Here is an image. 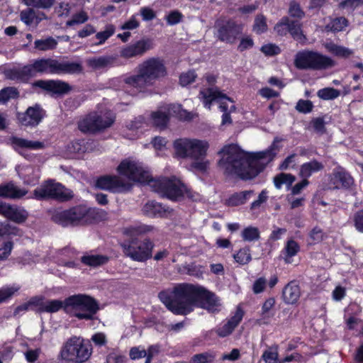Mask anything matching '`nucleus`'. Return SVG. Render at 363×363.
<instances>
[{
    "label": "nucleus",
    "instance_id": "23",
    "mask_svg": "<svg viewBox=\"0 0 363 363\" xmlns=\"http://www.w3.org/2000/svg\"><path fill=\"white\" fill-rule=\"evenodd\" d=\"M199 95L202 97L203 106L208 109H211L213 101H219L220 99H225L227 101L233 102V100L228 96L225 94L222 93L218 89L213 88H207L204 90H201Z\"/></svg>",
    "mask_w": 363,
    "mask_h": 363
},
{
    "label": "nucleus",
    "instance_id": "54",
    "mask_svg": "<svg viewBox=\"0 0 363 363\" xmlns=\"http://www.w3.org/2000/svg\"><path fill=\"white\" fill-rule=\"evenodd\" d=\"M173 113L179 121H189L193 118L191 113L185 109H183L180 105L174 106Z\"/></svg>",
    "mask_w": 363,
    "mask_h": 363
},
{
    "label": "nucleus",
    "instance_id": "58",
    "mask_svg": "<svg viewBox=\"0 0 363 363\" xmlns=\"http://www.w3.org/2000/svg\"><path fill=\"white\" fill-rule=\"evenodd\" d=\"M313 108V104L311 101L310 100H304V99H300L298 101L296 109L299 112L302 113H308L312 111Z\"/></svg>",
    "mask_w": 363,
    "mask_h": 363
},
{
    "label": "nucleus",
    "instance_id": "49",
    "mask_svg": "<svg viewBox=\"0 0 363 363\" xmlns=\"http://www.w3.org/2000/svg\"><path fill=\"white\" fill-rule=\"evenodd\" d=\"M44 297L42 296H35L31 297L28 301L29 309L38 313H43L40 308H43Z\"/></svg>",
    "mask_w": 363,
    "mask_h": 363
},
{
    "label": "nucleus",
    "instance_id": "29",
    "mask_svg": "<svg viewBox=\"0 0 363 363\" xmlns=\"http://www.w3.org/2000/svg\"><path fill=\"white\" fill-rule=\"evenodd\" d=\"M62 309L66 313H68V307L65 305V299L63 301L58 299L48 300L43 302V308H40L43 313H54Z\"/></svg>",
    "mask_w": 363,
    "mask_h": 363
},
{
    "label": "nucleus",
    "instance_id": "37",
    "mask_svg": "<svg viewBox=\"0 0 363 363\" xmlns=\"http://www.w3.org/2000/svg\"><path fill=\"white\" fill-rule=\"evenodd\" d=\"M20 290L18 285H6L0 288V303L8 301Z\"/></svg>",
    "mask_w": 363,
    "mask_h": 363
},
{
    "label": "nucleus",
    "instance_id": "21",
    "mask_svg": "<svg viewBox=\"0 0 363 363\" xmlns=\"http://www.w3.org/2000/svg\"><path fill=\"white\" fill-rule=\"evenodd\" d=\"M243 315L244 311L242 309L238 308L235 314L231 316L223 325L216 328V333L218 336L220 337H225L230 335L242 321Z\"/></svg>",
    "mask_w": 363,
    "mask_h": 363
},
{
    "label": "nucleus",
    "instance_id": "10",
    "mask_svg": "<svg viewBox=\"0 0 363 363\" xmlns=\"http://www.w3.org/2000/svg\"><path fill=\"white\" fill-rule=\"evenodd\" d=\"M177 154L182 158L203 159L209 147L208 143L199 139L180 138L174 142Z\"/></svg>",
    "mask_w": 363,
    "mask_h": 363
},
{
    "label": "nucleus",
    "instance_id": "60",
    "mask_svg": "<svg viewBox=\"0 0 363 363\" xmlns=\"http://www.w3.org/2000/svg\"><path fill=\"white\" fill-rule=\"evenodd\" d=\"M254 45L255 43L252 37L250 35H246L240 39L238 50L242 52L252 48Z\"/></svg>",
    "mask_w": 363,
    "mask_h": 363
},
{
    "label": "nucleus",
    "instance_id": "22",
    "mask_svg": "<svg viewBox=\"0 0 363 363\" xmlns=\"http://www.w3.org/2000/svg\"><path fill=\"white\" fill-rule=\"evenodd\" d=\"M282 298L286 304H296L301 296V288L298 281H290L282 289Z\"/></svg>",
    "mask_w": 363,
    "mask_h": 363
},
{
    "label": "nucleus",
    "instance_id": "44",
    "mask_svg": "<svg viewBox=\"0 0 363 363\" xmlns=\"http://www.w3.org/2000/svg\"><path fill=\"white\" fill-rule=\"evenodd\" d=\"M285 259L288 262L287 259L294 257L300 251L299 244L293 239L287 240L285 247Z\"/></svg>",
    "mask_w": 363,
    "mask_h": 363
},
{
    "label": "nucleus",
    "instance_id": "11",
    "mask_svg": "<svg viewBox=\"0 0 363 363\" xmlns=\"http://www.w3.org/2000/svg\"><path fill=\"white\" fill-rule=\"evenodd\" d=\"M216 38L223 43L233 45L240 38L244 25L233 18L218 19L215 23Z\"/></svg>",
    "mask_w": 363,
    "mask_h": 363
},
{
    "label": "nucleus",
    "instance_id": "59",
    "mask_svg": "<svg viewBox=\"0 0 363 363\" xmlns=\"http://www.w3.org/2000/svg\"><path fill=\"white\" fill-rule=\"evenodd\" d=\"M277 346L265 350L262 354V358L267 363H276L278 359Z\"/></svg>",
    "mask_w": 363,
    "mask_h": 363
},
{
    "label": "nucleus",
    "instance_id": "28",
    "mask_svg": "<svg viewBox=\"0 0 363 363\" xmlns=\"http://www.w3.org/2000/svg\"><path fill=\"white\" fill-rule=\"evenodd\" d=\"M323 168V164L314 159L301 165L299 174L301 177L308 179L313 173L318 172Z\"/></svg>",
    "mask_w": 363,
    "mask_h": 363
},
{
    "label": "nucleus",
    "instance_id": "63",
    "mask_svg": "<svg viewBox=\"0 0 363 363\" xmlns=\"http://www.w3.org/2000/svg\"><path fill=\"white\" fill-rule=\"evenodd\" d=\"M183 14L179 11H172L167 16V21L169 25H176L182 21Z\"/></svg>",
    "mask_w": 363,
    "mask_h": 363
},
{
    "label": "nucleus",
    "instance_id": "24",
    "mask_svg": "<svg viewBox=\"0 0 363 363\" xmlns=\"http://www.w3.org/2000/svg\"><path fill=\"white\" fill-rule=\"evenodd\" d=\"M27 193L26 189L18 187L11 182L0 185V197L2 198L18 199Z\"/></svg>",
    "mask_w": 363,
    "mask_h": 363
},
{
    "label": "nucleus",
    "instance_id": "6",
    "mask_svg": "<svg viewBox=\"0 0 363 363\" xmlns=\"http://www.w3.org/2000/svg\"><path fill=\"white\" fill-rule=\"evenodd\" d=\"M147 184L161 197L167 198L172 201H177L184 196L189 199H192L194 196L191 189L174 176L161 177L156 179L150 176Z\"/></svg>",
    "mask_w": 363,
    "mask_h": 363
},
{
    "label": "nucleus",
    "instance_id": "19",
    "mask_svg": "<svg viewBox=\"0 0 363 363\" xmlns=\"http://www.w3.org/2000/svg\"><path fill=\"white\" fill-rule=\"evenodd\" d=\"M33 86L56 95H64L72 89L71 86L67 82L59 79H40L35 81Z\"/></svg>",
    "mask_w": 363,
    "mask_h": 363
},
{
    "label": "nucleus",
    "instance_id": "16",
    "mask_svg": "<svg viewBox=\"0 0 363 363\" xmlns=\"http://www.w3.org/2000/svg\"><path fill=\"white\" fill-rule=\"evenodd\" d=\"M138 69L153 84L155 82L167 74V69L163 61L159 58L152 57L138 66Z\"/></svg>",
    "mask_w": 363,
    "mask_h": 363
},
{
    "label": "nucleus",
    "instance_id": "17",
    "mask_svg": "<svg viewBox=\"0 0 363 363\" xmlns=\"http://www.w3.org/2000/svg\"><path fill=\"white\" fill-rule=\"evenodd\" d=\"M20 235V229L9 223L4 221L0 222V243L1 247L4 252V257H9L11 255L13 247V238Z\"/></svg>",
    "mask_w": 363,
    "mask_h": 363
},
{
    "label": "nucleus",
    "instance_id": "26",
    "mask_svg": "<svg viewBox=\"0 0 363 363\" xmlns=\"http://www.w3.org/2000/svg\"><path fill=\"white\" fill-rule=\"evenodd\" d=\"M125 82L130 86L137 89L140 92H143L147 86L153 85L139 69L137 74L125 78Z\"/></svg>",
    "mask_w": 363,
    "mask_h": 363
},
{
    "label": "nucleus",
    "instance_id": "43",
    "mask_svg": "<svg viewBox=\"0 0 363 363\" xmlns=\"http://www.w3.org/2000/svg\"><path fill=\"white\" fill-rule=\"evenodd\" d=\"M348 20L343 16L335 18L328 24V27L334 33L343 30L348 26Z\"/></svg>",
    "mask_w": 363,
    "mask_h": 363
},
{
    "label": "nucleus",
    "instance_id": "32",
    "mask_svg": "<svg viewBox=\"0 0 363 363\" xmlns=\"http://www.w3.org/2000/svg\"><path fill=\"white\" fill-rule=\"evenodd\" d=\"M151 119L154 125L161 130L165 129L170 121V115L162 111H153L151 113Z\"/></svg>",
    "mask_w": 363,
    "mask_h": 363
},
{
    "label": "nucleus",
    "instance_id": "56",
    "mask_svg": "<svg viewBox=\"0 0 363 363\" xmlns=\"http://www.w3.org/2000/svg\"><path fill=\"white\" fill-rule=\"evenodd\" d=\"M197 74L194 70H189L187 72L182 73L179 76V83L182 86H187L193 83Z\"/></svg>",
    "mask_w": 363,
    "mask_h": 363
},
{
    "label": "nucleus",
    "instance_id": "5",
    "mask_svg": "<svg viewBox=\"0 0 363 363\" xmlns=\"http://www.w3.org/2000/svg\"><path fill=\"white\" fill-rule=\"evenodd\" d=\"M106 214L104 211L96 208H88L85 205H77L68 209L56 211L52 220L62 227L77 226L82 221L96 222Z\"/></svg>",
    "mask_w": 363,
    "mask_h": 363
},
{
    "label": "nucleus",
    "instance_id": "53",
    "mask_svg": "<svg viewBox=\"0 0 363 363\" xmlns=\"http://www.w3.org/2000/svg\"><path fill=\"white\" fill-rule=\"evenodd\" d=\"M260 51L264 54L267 57H272L276 56L281 53V48L277 45L276 44L273 43H267L263 45L261 48Z\"/></svg>",
    "mask_w": 363,
    "mask_h": 363
},
{
    "label": "nucleus",
    "instance_id": "35",
    "mask_svg": "<svg viewBox=\"0 0 363 363\" xmlns=\"http://www.w3.org/2000/svg\"><path fill=\"white\" fill-rule=\"evenodd\" d=\"M251 250L249 246L240 248L233 255L235 261L240 265L247 264L252 260Z\"/></svg>",
    "mask_w": 363,
    "mask_h": 363
},
{
    "label": "nucleus",
    "instance_id": "25",
    "mask_svg": "<svg viewBox=\"0 0 363 363\" xmlns=\"http://www.w3.org/2000/svg\"><path fill=\"white\" fill-rule=\"evenodd\" d=\"M145 215L150 218H166L168 208L155 201H148L143 207Z\"/></svg>",
    "mask_w": 363,
    "mask_h": 363
},
{
    "label": "nucleus",
    "instance_id": "1",
    "mask_svg": "<svg viewBox=\"0 0 363 363\" xmlns=\"http://www.w3.org/2000/svg\"><path fill=\"white\" fill-rule=\"evenodd\" d=\"M281 140L275 138L267 149L257 152H246L235 144L225 145L220 151L224 156L218 161V166L228 177L235 176L244 181L252 179L266 167L259 160H267V163L274 160L279 151L277 143Z\"/></svg>",
    "mask_w": 363,
    "mask_h": 363
},
{
    "label": "nucleus",
    "instance_id": "42",
    "mask_svg": "<svg viewBox=\"0 0 363 363\" xmlns=\"http://www.w3.org/2000/svg\"><path fill=\"white\" fill-rule=\"evenodd\" d=\"M19 96V92L16 88L8 86L0 90V101L5 104L11 99H16Z\"/></svg>",
    "mask_w": 363,
    "mask_h": 363
},
{
    "label": "nucleus",
    "instance_id": "46",
    "mask_svg": "<svg viewBox=\"0 0 363 363\" xmlns=\"http://www.w3.org/2000/svg\"><path fill=\"white\" fill-rule=\"evenodd\" d=\"M115 27L114 26L109 24L106 26V28L104 31L98 32L95 37L97 40H99L98 43H96L95 45H102L108 40L111 36L114 34Z\"/></svg>",
    "mask_w": 363,
    "mask_h": 363
},
{
    "label": "nucleus",
    "instance_id": "55",
    "mask_svg": "<svg viewBox=\"0 0 363 363\" xmlns=\"http://www.w3.org/2000/svg\"><path fill=\"white\" fill-rule=\"evenodd\" d=\"M289 22V16H283L274 26V30L281 37L286 36V23Z\"/></svg>",
    "mask_w": 363,
    "mask_h": 363
},
{
    "label": "nucleus",
    "instance_id": "20",
    "mask_svg": "<svg viewBox=\"0 0 363 363\" xmlns=\"http://www.w3.org/2000/svg\"><path fill=\"white\" fill-rule=\"evenodd\" d=\"M44 117V111L39 106L27 108L25 113L19 114L18 120L21 125L26 126H36Z\"/></svg>",
    "mask_w": 363,
    "mask_h": 363
},
{
    "label": "nucleus",
    "instance_id": "50",
    "mask_svg": "<svg viewBox=\"0 0 363 363\" xmlns=\"http://www.w3.org/2000/svg\"><path fill=\"white\" fill-rule=\"evenodd\" d=\"M20 18L26 26H31L35 23V18H37L36 12L33 9H26L21 11Z\"/></svg>",
    "mask_w": 363,
    "mask_h": 363
},
{
    "label": "nucleus",
    "instance_id": "14",
    "mask_svg": "<svg viewBox=\"0 0 363 363\" xmlns=\"http://www.w3.org/2000/svg\"><path fill=\"white\" fill-rule=\"evenodd\" d=\"M96 188L106 190L113 194H123L130 191L133 184L117 175H103L95 182Z\"/></svg>",
    "mask_w": 363,
    "mask_h": 363
},
{
    "label": "nucleus",
    "instance_id": "8",
    "mask_svg": "<svg viewBox=\"0 0 363 363\" xmlns=\"http://www.w3.org/2000/svg\"><path fill=\"white\" fill-rule=\"evenodd\" d=\"M91 352L92 345L89 341L72 336L64 343L57 359L67 362L84 363L89 359Z\"/></svg>",
    "mask_w": 363,
    "mask_h": 363
},
{
    "label": "nucleus",
    "instance_id": "12",
    "mask_svg": "<svg viewBox=\"0 0 363 363\" xmlns=\"http://www.w3.org/2000/svg\"><path fill=\"white\" fill-rule=\"evenodd\" d=\"M34 196L38 200L48 199L64 202L74 197L73 191L60 183L48 182L45 185L37 188L33 191Z\"/></svg>",
    "mask_w": 363,
    "mask_h": 363
},
{
    "label": "nucleus",
    "instance_id": "57",
    "mask_svg": "<svg viewBox=\"0 0 363 363\" xmlns=\"http://www.w3.org/2000/svg\"><path fill=\"white\" fill-rule=\"evenodd\" d=\"M330 51L337 57L345 58L350 57L352 54V51L350 49L337 45H333L330 48Z\"/></svg>",
    "mask_w": 363,
    "mask_h": 363
},
{
    "label": "nucleus",
    "instance_id": "48",
    "mask_svg": "<svg viewBox=\"0 0 363 363\" xmlns=\"http://www.w3.org/2000/svg\"><path fill=\"white\" fill-rule=\"evenodd\" d=\"M113 62V59L108 56H101L89 60V65L94 69L104 68Z\"/></svg>",
    "mask_w": 363,
    "mask_h": 363
},
{
    "label": "nucleus",
    "instance_id": "9",
    "mask_svg": "<svg viewBox=\"0 0 363 363\" xmlns=\"http://www.w3.org/2000/svg\"><path fill=\"white\" fill-rule=\"evenodd\" d=\"M294 66L300 70H323L334 66V61L326 55L313 50L298 52L294 58Z\"/></svg>",
    "mask_w": 363,
    "mask_h": 363
},
{
    "label": "nucleus",
    "instance_id": "4",
    "mask_svg": "<svg viewBox=\"0 0 363 363\" xmlns=\"http://www.w3.org/2000/svg\"><path fill=\"white\" fill-rule=\"evenodd\" d=\"M155 230L154 225L140 223L125 227L123 234L128 237L121 244L125 257L138 262H145L152 258L155 242L149 237H143Z\"/></svg>",
    "mask_w": 363,
    "mask_h": 363
},
{
    "label": "nucleus",
    "instance_id": "7",
    "mask_svg": "<svg viewBox=\"0 0 363 363\" xmlns=\"http://www.w3.org/2000/svg\"><path fill=\"white\" fill-rule=\"evenodd\" d=\"M68 313L74 312L73 316L78 320H93L100 310L98 301L86 294H76L65 298Z\"/></svg>",
    "mask_w": 363,
    "mask_h": 363
},
{
    "label": "nucleus",
    "instance_id": "27",
    "mask_svg": "<svg viewBox=\"0 0 363 363\" xmlns=\"http://www.w3.org/2000/svg\"><path fill=\"white\" fill-rule=\"evenodd\" d=\"M302 26L299 21L291 19L289 17V22L286 23V35L289 34L294 40L303 42L306 38L303 33Z\"/></svg>",
    "mask_w": 363,
    "mask_h": 363
},
{
    "label": "nucleus",
    "instance_id": "30",
    "mask_svg": "<svg viewBox=\"0 0 363 363\" xmlns=\"http://www.w3.org/2000/svg\"><path fill=\"white\" fill-rule=\"evenodd\" d=\"M28 217V213L27 211L11 205L6 218L16 223L21 224L26 222Z\"/></svg>",
    "mask_w": 363,
    "mask_h": 363
},
{
    "label": "nucleus",
    "instance_id": "39",
    "mask_svg": "<svg viewBox=\"0 0 363 363\" xmlns=\"http://www.w3.org/2000/svg\"><path fill=\"white\" fill-rule=\"evenodd\" d=\"M268 26L267 18L263 14H258L255 18L252 30L257 35H261L267 32Z\"/></svg>",
    "mask_w": 363,
    "mask_h": 363
},
{
    "label": "nucleus",
    "instance_id": "3",
    "mask_svg": "<svg viewBox=\"0 0 363 363\" xmlns=\"http://www.w3.org/2000/svg\"><path fill=\"white\" fill-rule=\"evenodd\" d=\"M81 62H60L52 58H38L33 63L20 68H11L5 71L7 79L21 83L27 84L30 79L38 74H79L83 72Z\"/></svg>",
    "mask_w": 363,
    "mask_h": 363
},
{
    "label": "nucleus",
    "instance_id": "45",
    "mask_svg": "<svg viewBox=\"0 0 363 363\" xmlns=\"http://www.w3.org/2000/svg\"><path fill=\"white\" fill-rule=\"evenodd\" d=\"M317 95L323 100H333L340 96V91L333 87H326L318 90Z\"/></svg>",
    "mask_w": 363,
    "mask_h": 363
},
{
    "label": "nucleus",
    "instance_id": "61",
    "mask_svg": "<svg viewBox=\"0 0 363 363\" xmlns=\"http://www.w3.org/2000/svg\"><path fill=\"white\" fill-rule=\"evenodd\" d=\"M275 303L276 301L274 297L267 298L262 306V316L264 318L269 317V313L274 307Z\"/></svg>",
    "mask_w": 363,
    "mask_h": 363
},
{
    "label": "nucleus",
    "instance_id": "52",
    "mask_svg": "<svg viewBox=\"0 0 363 363\" xmlns=\"http://www.w3.org/2000/svg\"><path fill=\"white\" fill-rule=\"evenodd\" d=\"M335 177L343 188L349 189L354 183L353 178L347 172H339L335 175Z\"/></svg>",
    "mask_w": 363,
    "mask_h": 363
},
{
    "label": "nucleus",
    "instance_id": "31",
    "mask_svg": "<svg viewBox=\"0 0 363 363\" xmlns=\"http://www.w3.org/2000/svg\"><path fill=\"white\" fill-rule=\"evenodd\" d=\"M254 194L253 190L242 191L233 194L227 200L228 206H238L246 203L249 196Z\"/></svg>",
    "mask_w": 363,
    "mask_h": 363
},
{
    "label": "nucleus",
    "instance_id": "33",
    "mask_svg": "<svg viewBox=\"0 0 363 363\" xmlns=\"http://www.w3.org/2000/svg\"><path fill=\"white\" fill-rule=\"evenodd\" d=\"M12 144L17 147L30 150H40L45 147L44 143L42 142L28 140L18 137H13L12 138Z\"/></svg>",
    "mask_w": 363,
    "mask_h": 363
},
{
    "label": "nucleus",
    "instance_id": "34",
    "mask_svg": "<svg viewBox=\"0 0 363 363\" xmlns=\"http://www.w3.org/2000/svg\"><path fill=\"white\" fill-rule=\"evenodd\" d=\"M108 257L102 255H84L81 257L82 263L94 267L106 264L108 262Z\"/></svg>",
    "mask_w": 363,
    "mask_h": 363
},
{
    "label": "nucleus",
    "instance_id": "15",
    "mask_svg": "<svg viewBox=\"0 0 363 363\" xmlns=\"http://www.w3.org/2000/svg\"><path fill=\"white\" fill-rule=\"evenodd\" d=\"M116 171L121 176H124L128 179L147 184L149 182L150 174L144 170L142 167L138 166L135 162L127 159L122 160L116 168Z\"/></svg>",
    "mask_w": 363,
    "mask_h": 363
},
{
    "label": "nucleus",
    "instance_id": "36",
    "mask_svg": "<svg viewBox=\"0 0 363 363\" xmlns=\"http://www.w3.org/2000/svg\"><path fill=\"white\" fill-rule=\"evenodd\" d=\"M34 44L36 49L46 51L55 49L57 45V41L52 37H48L45 39L36 40Z\"/></svg>",
    "mask_w": 363,
    "mask_h": 363
},
{
    "label": "nucleus",
    "instance_id": "13",
    "mask_svg": "<svg viewBox=\"0 0 363 363\" xmlns=\"http://www.w3.org/2000/svg\"><path fill=\"white\" fill-rule=\"evenodd\" d=\"M115 121L114 118L103 116L96 113L87 115L78 122V128L83 133H96L111 127Z\"/></svg>",
    "mask_w": 363,
    "mask_h": 363
},
{
    "label": "nucleus",
    "instance_id": "38",
    "mask_svg": "<svg viewBox=\"0 0 363 363\" xmlns=\"http://www.w3.org/2000/svg\"><path fill=\"white\" fill-rule=\"evenodd\" d=\"M295 179L296 177L293 174L282 172L274 177V184L277 189H280L284 184L290 186L294 182Z\"/></svg>",
    "mask_w": 363,
    "mask_h": 363
},
{
    "label": "nucleus",
    "instance_id": "64",
    "mask_svg": "<svg viewBox=\"0 0 363 363\" xmlns=\"http://www.w3.org/2000/svg\"><path fill=\"white\" fill-rule=\"evenodd\" d=\"M355 228L363 233V209L358 211L354 216Z\"/></svg>",
    "mask_w": 363,
    "mask_h": 363
},
{
    "label": "nucleus",
    "instance_id": "51",
    "mask_svg": "<svg viewBox=\"0 0 363 363\" xmlns=\"http://www.w3.org/2000/svg\"><path fill=\"white\" fill-rule=\"evenodd\" d=\"M88 19L89 16L87 13L84 11H81L77 13H74L72 18L66 22V26L67 27H71L74 25L82 24L86 22Z\"/></svg>",
    "mask_w": 363,
    "mask_h": 363
},
{
    "label": "nucleus",
    "instance_id": "47",
    "mask_svg": "<svg viewBox=\"0 0 363 363\" xmlns=\"http://www.w3.org/2000/svg\"><path fill=\"white\" fill-rule=\"evenodd\" d=\"M215 354L205 352L203 353L196 354L191 357L190 363H212L215 359Z\"/></svg>",
    "mask_w": 363,
    "mask_h": 363
},
{
    "label": "nucleus",
    "instance_id": "2",
    "mask_svg": "<svg viewBox=\"0 0 363 363\" xmlns=\"http://www.w3.org/2000/svg\"><path fill=\"white\" fill-rule=\"evenodd\" d=\"M158 298L176 315H186L195 307L214 312L220 306L218 297L204 286L190 283L177 284L159 292Z\"/></svg>",
    "mask_w": 363,
    "mask_h": 363
},
{
    "label": "nucleus",
    "instance_id": "41",
    "mask_svg": "<svg viewBox=\"0 0 363 363\" xmlns=\"http://www.w3.org/2000/svg\"><path fill=\"white\" fill-rule=\"evenodd\" d=\"M244 241L252 242L260 238V233L257 227L248 226L245 228L241 233Z\"/></svg>",
    "mask_w": 363,
    "mask_h": 363
},
{
    "label": "nucleus",
    "instance_id": "62",
    "mask_svg": "<svg viewBox=\"0 0 363 363\" xmlns=\"http://www.w3.org/2000/svg\"><path fill=\"white\" fill-rule=\"evenodd\" d=\"M267 281L264 277H259L257 279L252 285V291L255 294L262 293L266 288Z\"/></svg>",
    "mask_w": 363,
    "mask_h": 363
},
{
    "label": "nucleus",
    "instance_id": "18",
    "mask_svg": "<svg viewBox=\"0 0 363 363\" xmlns=\"http://www.w3.org/2000/svg\"><path fill=\"white\" fill-rule=\"evenodd\" d=\"M152 48V42L149 38H143L122 48L120 50V56L125 59L143 56L146 52Z\"/></svg>",
    "mask_w": 363,
    "mask_h": 363
},
{
    "label": "nucleus",
    "instance_id": "40",
    "mask_svg": "<svg viewBox=\"0 0 363 363\" xmlns=\"http://www.w3.org/2000/svg\"><path fill=\"white\" fill-rule=\"evenodd\" d=\"M288 13L290 17L296 18L298 21L303 18L306 15V13L301 7L300 4L295 0L290 1Z\"/></svg>",
    "mask_w": 363,
    "mask_h": 363
}]
</instances>
